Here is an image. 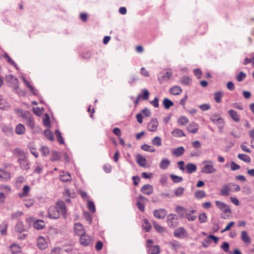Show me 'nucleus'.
Here are the masks:
<instances>
[{
	"instance_id": "obj_64",
	"label": "nucleus",
	"mask_w": 254,
	"mask_h": 254,
	"mask_svg": "<svg viewBox=\"0 0 254 254\" xmlns=\"http://www.w3.org/2000/svg\"><path fill=\"white\" fill-rule=\"evenodd\" d=\"M221 247L225 252H229V245L227 242H224Z\"/></svg>"
},
{
	"instance_id": "obj_16",
	"label": "nucleus",
	"mask_w": 254,
	"mask_h": 254,
	"mask_svg": "<svg viewBox=\"0 0 254 254\" xmlns=\"http://www.w3.org/2000/svg\"><path fill=\"white\" fill-rule=\"evenodd\" d=\"M37 246L41 250H44L47 247V244L43 237H39L37 240Z\"/></svg>"
},
{
	"instance_id": "obj_26",
	"label": "nucleus",
	"mask_w": 254,
	"mask_h": 254,
	"mask_svg": "<svg viewBox=\"0 0 254 254\" xmlns=\"http://www.w3.org/2000/svg\"><path fill=\"white\" fill-rule=\"evenodd\" d=\"M142 229L145 232H149L151 228V225L150 223L146 219H143L142 220Z\"/></svg>"
},
{
	"instance_id": "obj_3",
	"label": "nucleus",
	"mask_w": 254,
	"mask_h": 254,
	"mask_svg": "<svg viewBox=\"0 0 254 254\" xmlns=\"http://www.w3.org/2000/svg\"><path fill=\"white\" fill-rule=\"evenodd\" d=\"M5 79L8 85L12 87L14 90L18 89L19 82L16 77L12 74H8L5 76Z\"/></svg>"
},
{
	"instance_id": "obj_61",
	"label": "nucleus",
	"mask_w": 254,
	"mask_h": 254,
	"mask_svg": "<svg viewBox=\"0 0 254 254\" xmlns=\"http://www.w3.org/2000/svg\"><path fill=\"white\" fill-rule=\"evenodd\" d=\"M230 167L232 171H235L240 169V166L234 162H232L230 163Z\"/></svg>"
},
{
	"instance_id": "obj_63",
	"label": "nucleus",
	"mask_w": 254,
	"mask_h": 254,
	"mask_svg": "<svg viewBox=\"0 0 254 254\" xmlns=\"http://www.w3.org/2000/svg\"><path fill=\"white\" fill-rule=\"evenodd\" d=\"M246 75L243 72L241 71L239 73V74L237 76V80L240 82L243 81L245 78Z\"/></svg>"
},
{
	"instance_id": "obj_8",
	"label": "nucleus",
	"mask_w": 254,
	"mask_h": 254,
	"mask_svg": "<svg viewBox=\"0 0 254 254\" xmlns=\"http://www.w3.org/2000/svg\"><path fill=\"white\" fill-rule=\"evenodd\" d=\"M172 75V73L171 72H166L165 73H160L158 76V80L160 83H163L164 82L167 81Z\"/></svg>"
},
{
	"instance_id": "obj_12",
	"label": "nucleus",
	"mask_w": 254,
	"mask_h": 254,
	"mask_svg": "<svg viewBox=\"0 0 254 254\" xmlns=\"http://www.w3.org/2000/svg\"><path fill=\"white\" fill-rule=\"evenodd\" d=\"M140 191L144 194L150 195L153 192V188L151 185L146 184L141 188Z\"/></svg>"
},
{
	"instance_id": "obj_29",
	"label": "nucleus",
	"mask_w": 254,
	"mask_h": 254,
	"mask_svg": "<svg viewBox=\"0 0 254 254\" xmlns=\"http://www.w3.org/2000/svg\"><path fill=\"white\" fill-rule=\"evenodd\" d=\"M185 150L183 146H180L174 149L173 151V153L176 156L179 157L184 153Z\"/></svg>"
},
{
	"instance_id": "obj_58",
	"label": "nucleus",
	"mask_w": 254,
	"mask_h": 254,
	"mask_svg": "<svg viewBox=\"0 0 254 254\" xmlns=\"http://www.w3.org/2000/svg\"><path fill=\"white\" fill-rule=\"evenodd\" d=\"M40 150H41L42 153L43 154V155L45 156L48 155L50 153V150H49V148L47 146H42Z\"/></svg>"
},
{
	"instance_id": "obj_46",
	"label": "nucleus",
	"mask_w": 254,
	"mask_h": 254,
	"mask_svg": "<svg viewBox=\"0 0 254 254\" xmlns=\"http://www.w3.org/2000/svg\"><path fill=\"white\" fill-rule=\"evenodd\" d=\"M29 190H30V187L27 185H25V186H24V187L23 188V192L21 193H19L18 194V196L20 197L26 196L28 194V193H29Z\"/></svg>"
},
{
	"instance_id": "obj_38",
	"label": "nucleus",
	"mask_w": 254,
	"mask_h": 254,
	"mask_svg": "<svg viewBox=\"0 0 254 254\" xmlns=\"http://www.w3.org/2000/svg\"><path fill=\"white\" fill-rule=\"evenodd\" d=\"M238 158L239 159H240L246 163H249L251 161V158L248 155L245 154H239L238 155Z\"/></svg>"
},
{
	"instance_id": "obj_60",
	"label": "nucleus",
	"mask_w": 254,
	"mask_h": 254,
	"mask_svg": "<svg viewBox=\"0 0 254 254\" xmlns=\"http://www.w3.org/2000/svg\"><path fill=\"white\" fill-rule=\"evenodd\" d=\"M23 215V212L20 211H17L11 214L12 219H18Z\"/></svg>"
},
{
	"instance_id": "obj_5",
	"label": "nucleus",
	"mask_w": 254,
	"mask_h": 254,
	"mask_svg": "<svg viewBox=\"0 0 254 254\" xmlns=\"http://www.w3.org/2000/svg\"><path fill=\"white\" fill-rule=\"evenodd\" d=\"M159 126L157 120L155 118L152 119L147 125V129L150 132H155Z\"/></svg>"
},
{
	"instance_id": "obj_40",
	"label": "nucleus",
	"mask_w": 254,
	"mask_h": 254,
	"mask_svg": "<svg viewBox=\"0 0 254 254\" xmlns=\"http://www.w3.org/2000/svg\"><path fill=\"white\" fill-rule=\"evenodd\" d=\"M191 82V79L188 76H183L180 79V82L181 84L188 85L190 84Z\"/></svg>"
},
{
	"instance_id": "obj_34",
	"label": "nucleus",
	"mask_w": 254,
	"mask_h": 254,
	"mask_svg": "<svg viewBox=\"0 0 254 254\" xmlns=\"http://www.w3.org/2000/svg\"><path fill=\"white\" fill-rule=\"evenodd\" d=\"M13 154L19 158H22L26 157L24 151L19 148H16L13 150Z\"/></svg>"
},
{
	"instance_id": "obj_44",
	"label": "nucleus",
	"mask_w": 254,
	"mask_h": 254,
	"mask_svg": "<svg viewBox=\"0 0 254 254\" xmlns=\"http://www.w3.org/2000/svg\"><path fill=\"white\" fill-rule=\"evenodd\" d=\"M170 177L174 183H178L181 182L183 180L182 177L178 176L174 174H171Z\"/></svg>"
},
{
	"instance_id": "obj_42",
	"label": "nucleus",
	"mask_w": 254,
	"mask_h": 254,
	"mask_svg": "<svg viewBox=\"0 0 254 254\" xmlns=\"http://www.w3.org/2000/svg\"><path fill=\"white\" fill-rule=\"evenodd\" d=\"M223 96V92L221 91L216 92L214 93V100L217 103L221 102V99Z\"/></svg>"
},
{
	"instance_id": "obj_43",
	"label": "nucleus",
	"mask_w": 254,
	"mask_h": 254,
	"mask_svg": "<svg viewBox=\"0 0 254 254\" xmlns=\"http://www.w3.org/2000/svg\"><path fill=\"white\" fill-rule=\"evenodd\" d=\"M141 148L144 151L150 152H154L155 151V148L148 144H144L141 146Z\"/></svg>"
},
{
	"instance_id": "obj_32",
	"label": "nucleus",
	"mask_w": 254,
	"mask_h": 254,
	"mask_svg": "<svg viewBox=\"0 0 254 254\" xmlns=\"http://www.w3.org/2000/svg\"><path fill=\"white\" fill-rule=\"evenodd\" d=\"M198 129V125L193 123L187 127V130L189 132L195 133Z\"/></svg>"
},
{
	"instance_id": "obj_54",
	"label": "nucleus",
	"mask_w": 254,
	"mask_h": 254,
	"mask_svg": "<svg viewBox=\"0 0 254 254\" xmlns=\"http://www.w3.org/2000/svg\"><path fill=\"white\" fill-rule=\"evenodd\" d=\"M168 179V176L166 175L163 174L161 175L160 178V183L162 186H164L166 184Z\"/></svg>"
},
{
	"instance_id": "obj_62",
	"label": "nucleus",
	"mask_w": 254,
	"mask_h": 254,
	"mask_svg": "<svg viewBox=\"0 0 254 254\" xmlns=\"http://www.w3.org/2000/svg\"><path fill=\"white\" fill-rule=\"evenodd\" d=\"M34 200L33 199H29L28 200H26L24 205L27 207H30L32 205H33L34 203Z\"/></svg>"
},
{
	"instance_id": "obj_18",
	"label": "nucleus",
	"mask_w": 254,
	"mask_h": 254,
	"mask_svg": "<svg viewBox=\"0 0 254 254\" xmlns=\"http://www.w3.org/2000/svg\"><path fill=\"white\" fill-rule=\"evenodd\" d=\"M174 236L178 238H182L185 237L186 234V231L183 227H180L175 230L174 232Z\"/></svg>"
},
{
	"instance_id": "obj_1",
	"label": "nucleus",
	"mask_w": 254,
	"mask_h": 254,
	"mask_svg": "<svg viewBox=\"0 0 254 254\" xmlns=\"http://www.w3.org/2000/svg\"><path fill=\"white\" fill-rule=\"evenodd\" d=\"M61 215L64 219L66 218L67 211L64 202L59 200L56 202V206H51L49 208L48 217L51 219H57Z\"/></svg>"
},
{
	"instance_id": "obj_49",
	"label": "nucleus",
	"mask_w": 254,
	"mask_h": 254,
	"mask_svg": "<svg viewBox=\"0 0 254 254\" xmlns=\"http://www.w3.org/2000/svg\"><path fill=\"white\" fill-rule=\"evenodd\" d=\"M4 57L6 59L7 62L13 65L16 69H18V67L14 61L7 54L5 53Z\"/></svg>"
},
{
	"instance_id": "obj_25",
	"label": "nucleus",
	"mask_w": 254,
	"mask_h": 254,
	"mask_svg": "<svg viewBox=\"0 0 254 254\" xmlns=\"http://www.w3.org/2000/svg\"><path fill=\"white\" fill-rule=\"evenodd\" d=\"M10 251L12 254H16L17 253H20L21 252V247L17 244H12L10 247Z\"/></svg>"
},
{
	"instance_id": "obj_17",
	"label": "nucleus",
	"mask_w": 254,
	"mask_h": 254,
	"mask_svg": "<svg viewBox=\"0 0 254 254\" xmlns=\"http://www.w3.org/2000/svg\"><path fill=\"white\" fill-rule=\"evenodd\" d=\"M15 231L17 233H21L26 231V228L22 221H18L15 226Z\"/></svg>"
},
{
	"instance_id": "obj_37",
	"label": "nucleus",
	"mask_w": 254,
	"mask_h": 254,
	"mask_svg": "<svg viewBox=\"0 0 254 254\" xmlns=\"http://www.w3.org/2000/svg\"><path fill=\"white\" fill-rule=\"evenodd\" d=\"M222 211H223L221 214V217L224 219H228L231 214V211L230 208H227Z\"/></svg>"
},
{
	"instance_id": "obj_55",
	"label": "nucleus",
	"mask_w": 254,
	"mask_h": 254,
	"mask_svg": "<svg viewBox=\"0 0 254 254\" xmlns=\"http://www.w3.org/2000/svg\"><path fill=\"white\" fill-rule=\"evenodd\" d=\"M216 171V169L213 166L211 163L207 162V174L213 173Z\"/></svg>"
},
{
	"instance_id": "obj_27",
	"label": "nucleus",
	"mask_w": 254,
	"mask_h": 254,
	"mask_svg": "<svg viewBox=\"0 0 254 254\" xmlns=\"http://www.w3.org/2000/svg\"><path fill=\"white\" fill-rule=\"evenodd\" d=\"M160 253V248L158 245L150 246L148 250V254H159Z\"/></svg>"
},
{
	"instance_id": "obj_53",
	"label": "nucleus",
	"mask_w": 254,
	"mask_h": 254,
	"mask_svg": "<svg viewBox=\"0 0 254 254\" xmlns=\"http://www.w3.org/2000/svg\"><path fill=\"white\" fill-rule=\"evenodd\" d=\"M45 135L47 138L50 140H53L54 139L53 133L49 129H47L44 132Z\"/></svg>"
},
{
	"instance_id": "obj_7",
	"label": "nucleus",
	"mask_w": 254,
	"mask_h": 254,
	"mask_svg": "<svg viewBox=\"0 0 254 254\" xmlns=\"http://www.w3.org/2000/svg\"><path fill=\"white\" fill-rule=\"evenodd\" d=\"M167 211L164 209H156L153 211V215L158 219H164L167 215Z\"/></svg>"
},
{
	"instance_id": "obj_48",
	"label": "nucleus",
	"mask_w": 254,
	"mask_h": 254,
	"mask_svg": "<svg viewBox=\"0 0 254 254\" xmlns=\"http://www.w3.org/2000/svg\"><path fill=\"white\" fill-rule=\"evenodd\" d=\"M55 134L56 135L57 140H58V142L60 143V144H64V139L62 136L61 133L60 132V131L59 130H56Z\"/></svg>"
},
{
	"instance_id": "obj_41",
	"label": "nucleus",
	"mask_w": 254,
	"mask_h": 254,
	"mask_svg": "<svg viewBox=\"0 0 254 254\" xmlns=\"http://www.w3.org/2000/svg\"><path fill=\"white\" fill-rule=\"evenodd\" d=\"M61 156L59 152L54 151L52 152V156L51 158V161L54 162L58 161L60 159Z\"/></svg>"
},
{
	"instance_id": "obj_2",
	"label": "nucleus",
	"mask_w": 254,
	"mask_h": 254,
	"mask_svg": "<svg viewBox=\"0 0 254 254\" xmlns=\"http://www.w3.org/2000/svg\"><path fill=\"white\" fill-rule=\"evenodd\" d=\"M210 120L215 124L220 130V132H222L224 126V121L220 115L215 114L210 118Z\"/></svg>"
},
{
	"instance_id": "obj_59",
	"label": "nucleus",
	"mask_w": 254,
	"mask_h": 254,
	"mask_svg": "<svg viewBox=\"0 0 254 254\" xmlns=\"http://www.w3.org/2000/svg\"><path fill=\"white\" fill-rule=\"evenodd\" d=\"M87 206H88V208L89 209V210H90L91 211V212H92L93 213L95 212V210H96L95 206V205H94V203H93V202L88 200Z\"/></svg>"
},
{
	"instance_id": "obj_39",
	"label": "nucleus",
	"mask_w": 254,
	"mask_h": 254,
	"mask_svg": "<svg viewBox=\"0 0 254 254\" xmlns=\"http://www.w3.org/2000/svg\"><path fill=\"white\" fill-rule=\"evenodd\" d=\"M163 105L165 109H168L173 106L174 103L171 100L166 98L163 100Z\"/></svg>"
},
{
	"instance_id": "obj_9",
	"label": "nucleus",
	"mask_w": 254,
	"mask_h": 254,
	"mask_svg": "<svg viewBox=\"0 0 254 254\" xmlns=\"http://www.w3.org/2000/svg\"><path fill=\"white\" fill-rule=\"evenodd\" d=\"M18 161L20 164V167L23 170H28L29 169V162L27 159L26 157L19 158Z\"/></svg>"
},
{
	"instance_id": "obj_35",
	"label": "nucleus",
	"mask_w": 254,
	"mask_h": 254,
	"mask_svg": "<svg viewBox=\"0 0 254 254\" xmlns=\"http://www.w3.org/2000/svg\"><path fill=\"white\" fill-rule=\"evenodd\" d=\"M151 143L153 145L160 146L162 145V139L158 136H155L152 139Z\"/></svg>"
},
{
	"instance_id": "obj_6",
	"label": "nucleus",
	"mask_w": 254,
	"mask_h": 254,
	"mask_svg": "<svg viewBox=\"0 0 254 254\" xmlns=\"http://www.w3.org/2000/svg\"><path fill=\"white\" fill-rule=\"evenodd\" d=\"M80 236V243L82 245L87 246L91 244L92 239L91 237L86 235V233H84Z\"/></svg>"
},
{
	"instance_id": "obj_57",
	"label": "nucleus",
	"mask_w": 254,
	"mask_h": 254,
	"mask_svg": "<svg viewBox=\"0 0 254 254\" xmlns=\"http://www.w3.org/2000/svg\"><path fill=\"white\" fill-rule=\"evenodd\" d=\"M153 224L154 228L157 231L161 233L163 232L164 231V228L162 226L159 225L156 222L154 221L153 222Z\"/></svg>"
},
{
	"instance_id": "obj_51",
	"label": "nucleus",
	"mask_w": 254,
	"mask_h": 254,
	"mask_svg": "<svg viewBox=\"0 0 254 254\" xmlns=\"http://www.w3.org/2000/svg\"><path fill=\"white\" fill-rule=\"evenodd\" d=\"M189 120L185 116H182L179 118L178 120V123L182 126L185 125L187 123H188Z\"/></svg>"
},
{
	"instance_id": "obj_33",
	"label": "nucleus",
	"mask_w": 254,
	"mask_h": 254,
	"mask_svg": "<svg viewBox=\"0 0 254 254\" xmlns=\"http://www.w3.org/2000/svg\"><path fill=\"white\" fill-rule=\"evenodd\" d=\"M171 133L175 137H180L182 136H185L186 135L183 131L179 128L174 129L172 132Z\"/></svg>"
},
{
	"instance_id": "obj_24",
	"label": "nucleus",
	"mask_w": 254,
	"mask_h": 254,
	"mask_svg": "<svg viewBox=\"0 0 254 254\" xmlns=\"http://www.w3.org/2000/svg\"><path fill=\"white\" fill-rule=\"evenodd\" d=\"M228 114L235 122H238L240 121L239 115L236 111L230 110L228 111Z\"/></svg>"
},
{
	"instance_id": "obj_30",
	"label": "nucleus",
	"mask_w": 254,
	"mask_h": 254,
	"mask_svg": "<svg viewBox=\"0 0 254 254\" xmlns=\"http://www.w3.org/2000/svg\"><path fill=\"white\" fill-rule=\"evenodd\" d=\"M230 190V187L228 185H224L221 190L220 194L223 196H227L229 194V191Z\"/></svg>"
},
{
	"instance_id": "obj_36",
	"label": "nucleus",
	"mask_w": 254,
	"mask_h": 254,
	"mask_svg": "<svg viewBox=\"0 0 254 254\" xmlns=\"http://www.w3.org/2000/svg\"><path fill=\"white\" fill-rule=\"evenodd\" d=\"M194 196L197 199H200L206 196V193L204 190H198L195 191Z\"/></svg>"
},
{
	"instance_id": "obj_11",
	"label": "nucleus",
	"mask_w": 254,
	"mask_h": 254,
	"mask_svg": "<svg viewBox=\"0 0 254 254\" xmlns=\"http://www.w3.org/2000/svg\"><path fill=\"white\" fill-rule=\"evenodd\" d=\"M74 231L75 234L78 236H81L85 233L83 226L79 223H76L74 224Z\"/></svg>"
},
{
	"instance_id": "obj_21",
	"label": "nucleus",
	"mask_w": 254,
	"mask_h": 254,
	"mask_svg": "<svg viewBox=\"0 0 254 254\" xmlns=\"http://www.w3.org/2000/svg\"><path fill=\"white\" fill-rule=\"evenodd\" d=\"M170 164V160L167 158H164L161 160L159 166L161 169L165 170L168 168Z\"/></svg>"
},
{
	"instance_id": "obj_19",
	"label": "nucleus",
	"mask_w": 254,
	"mask_h": 254,
	"mask_svg": "<svg viewBox=\"0 0 254 254\" xmlns=\"http://www.w3.org/2000/svg\"><path fill=\"white\" fill-rule=\"evenodd\" d=\"M186 170L187 173L191 174L196 171L197 167L194 164L188 163L186 166Z\"/></svg>"
},
{
	"instance_id": "obj_47",
	"label": "nucleus",
	"mask_w": 254,
	"mask_h": 254,
	"mask_svg": "<svg viewBox=\"0 0 254 254\" xmlns=\"http://www.w3.org/2000/svg\"><path fill=\"white\" fill-rule=\"evenodd\" d=\"M215 203L216 206L221 210H224L229 207L225 203L223 202L219 201H216Z\"/></svg>"
},
{
	"instance_id": "obj_28",
	"label": "nucleus",
	"mask_w": 254,
	"mask_h": 254,
	"mask_svg": "<svg viewBox=\"0 0 254 254\" xmlns=\"http://www.w3.org/2000/svg\"><path fill=\"white\" fill-rule=\"evenodd\" d=\"M15 131L17 134H23L25 132V127L23 125L19 124L16 126Z\"/></svg>"
},
{
	"instance_id": "obj_52",
	"label": "nucleus",
	"mask_w": 254,
	"mask_h": 254,
	"mask_svg": "<svg viewBox=\"0 0 254 254\" xmlns=\"http://www.w3.org/2000/svg\"><path fill=\"white\" fill-rule=\"evenodd\" d=\"M147 202L141 201L140 200H137L136 202V205L137 206L139 210L142 212H144L145 210L144 204Z\"/></svg>"
},
{
	"instance_id": "obj_31",
	"label": "nucleus",
	"mask_w": 254,
	"mask_h": 254,
	"mask_svg": "<svg viewBox=\"0 0 254 254\" xmlns=\"http://www.w3.org/2000/svg\"><path fill=\"white\" fill-rule=\"evenodd\" d=\"M45 226L44 221L42 220H37L34 223V227L37 230H40Z\"/></svg>"
},
{
	"instance_id": "obj_13",
	"label": "nucleus",
	"mask_w": 254,
	"mask_h": 254,
	"mask_svg": "<svg viewBox=\"0 0 254 254\" xmlns=\"http://www.w3.org/2000/svg\"><path fill=\"white\" fill-rule=\"evenodd\" d=\"M10 173L3 169H0V181H7L10 178Z\"/></svg>"
},
{
	"instance_id": "obj_22",
	"label": "nucleus",
	"mask_w": 254,
	"mask_h": 254,
	"mask_svg": "<svg viewBox=\"0 0 254 254\" xmlns=\"http://www.w3.org/2000/svg\"><path fill=\"white\" fill-rule=\"evenodd\" d=\"M136 162L137 164L142 167H145L146 164V160L145 157L140 154L136 156Z\"/></svg>"
},
{
	"instance_id": "obj_15",
	"label": "nucleus",
	"mask_w": 254,
	"mask_h": 254,
	"mask_svg": "<svg viewBox=\"0 0 254 254\" xmlns=\"http://www.w3.org/2000/svg\"><path fill=\"white\" fill-rule=\"evenodd\" d=\"M60 180L63 182H70L72 178L70 174L67 172H61L60 175Z\"/></svg>"
},
{
	"instance_id": "obj_23",
	"label": "nucleus",
	"mask_w": 254,
	"mask_h": 254,
	"mask_svg": "<svg viewBox=\"0 0 254 254\" xmlns=\"http://www.w3.org/2000/svg\"><path fill=\"white\" fill-rule=\"evenodd\" d=\"M15 113L19 117L22 118L24 119L25 118H27V116L29 114V112L26 111H24L21 109H15Z\"/></svg>"
},
{
	"instance_id": "obj_45",
	"label": "nucleus",
	"mask_w": 254,
	"mask_h": 254,
	"mask_svg": "<svg viewBox=\"0 0 254 254\" xmlns=\"http://www.w3.org/2000/svg\"><path fill=\"white\" fill-rule=\"evenodd\" d=\"M10 105L8 103L3 99H0V109H7L9 108Z\"/></svg>"
},
{
	"instance_id": "obj_56",
	"label": "nucleus",
	"mask_w": 254,
	"mask_h": 254,
	"mask_svg": "<svg viewBox=\"0 0 254 254\" xmlns=\"http://www.w3.org/2000/svg\"><path fill=\"white\" fill-rule=\"evenodd\" d=\"M184 188L183 187L178 188L175 191V194L176 196H181L184 193Z\"/></svg>"
},
{
	"instance_id": "obj_4",
	"label": "nucleus",
	"mask_w": 254,
	"mask_h": 254,
	"mask_svg": "<svg viewBox=\"0 0 254 254\" xmlns=\"http://www.w3.org/2000/svg\"><path fill=\"white\" fill-rule=\"evenodd\" d=\"M167 222L170 227L175 228L178 225V218L176 215L170 214L167 217Z\"/></svg>"
},
{
	"instance_id": "obj_14",
	"label": "nucleus",
	"mask_w": 254,
	"mask_h": 254,
	"mask_svg": "<svg viewBox=\"0 0 254 254\" xmlns=\"http://www.w3.org/2000/svg\"><path fill=\"white\" fill-rule=\"evenodd\" d=\"M24 119L25 120V123L27 126L32 129H34L35 127V122L33 117L29 113L28 115L27 116V118H25Z\"/></svg>"
},
{
	"instance_id": "obj_20",
	"label": "nucleus",
	"mask_w": 254,
	"mask_h": 254,
	"mask_svg": "<svg viewBox=\"0 0 254 254\" xmlns=\"http://www.w3.org/2000/svg\"><path fill=\"white\" fill-rule=\"evenodd\" d=\"M183 92L182 89L179 86H174L170 89L169 92L173 95H180Z\"/></svg>"
},
{
	"instance_id": "obj_10",
	"label": "nucleus",
	"mask_w": 254,
	"mask_h": 254,
	"mask_svg": "<svg viewBox=\"0 0 254 254\" xmlns=\"http://www.w3.org/2000/svg\"><path fill=\"white\" fill-rule=\"evenodd\" d=\"M241 239L243 243L247 245H250L252 242L250 236L246 231H241Z\"/></svg>"
},
{
	"instance_id": "obj_50",
	"label": "nucleus",
	"mask_w": 254,
	"mask_h": 254,
	"mask_svg": "<svg viewBox=\"0 0 254 254\" xmlns=\"http://www.w3.org/2000/svg\"><path fill=\"white\" fill-rule=\"evenodd\" d=\"M141 97L143 100H147L148 99L149 96V92L146 89H143L142 90Z\"/></svg>"
}]
</instances>
